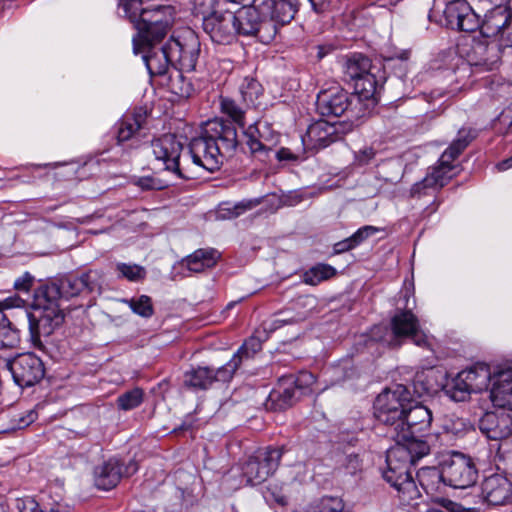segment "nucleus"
<instances>
[{
	"label": "nucleus",
	"instance_id": "obj_23",
	"mask_svg": "<svg viewBox=\"0 0 512 512\" xmlns=\"http://www.w3.org/2000/svg\"><path fill=\"white\" fill-rule=\"evenodd\" d=\"M391 328L397 338H411L420 347L428 343L426 334L420 330L419 321L410 309L398 311L391 319Z\"/></svg>",
	"mask_w": 512,
	"mask_h": 512
},
{
	"label": "nucleus",
	"instance_id": "obj_57",
	"mask_svg": "<svg viewBox=\"0 0 512 512\" xmlns=\"http://www.w3.org/2000/svg\"><path fill=\"white\" fill-rule=\"evenodd\" d=\"M354 248L355 247L352 244V240L350 237L334 244L335 253H344V252L349 251Z\"/></svg>",
	"mask_w": 512,
	"mask_h": 512
},
{
	"label": "nucleus",
	"instance_id": "obj_26",
	"mask_svg": "<svg viewBox=\"0 0 512 512\" xmlns=\"http://www.w3.org/2000/svg\"><path fill=\"white\" fill-rule=\"evenodd\" d=\"M490 398L495 406L512 410V368L493 371Z\"/></svg>",
	"mask_w": 512,
	"mask_h": 512
},
{
	"label": "nucleus",
	"instance_id": "obj_19",
	"mask_svg": "<svg viewBox=\"0 0 512 512\" xmlns=\"http://www.w3.org/2000/svg\"><path fill=\"white\" fill-rule=\"evenodd\" d=\"M14 382L20 387L37 384L45 375L43 361L34 353H23L8 362Z\"/></svg>",
	"mask_w": 512,
	"mask_h": 512
},
{
	"label": "nucleus",
	"instance_id": "obj_59",
	"mask_svg": "<svg viewBox=\"0 0 512 512\" xmlns=\"http://www.w3.org/2000/svg\"><path fill=\"white\" fill-rule=\"evenodd\" d=\"M191 2H193L195 9L205 13L206 10L213 7L215 0H191Z\"/></svg>",
	"mask_w": 512,
	"mask_h": 512
},
{
	"label": "nucleus",
	"instance_id": "obj_44",
	"mask_svg": "<svg viewBox=\"0 0 512 512\" xmlns=\"http://www.w3.org/2000/svg\"><path fill=\"white\" fill-rule=\"evenodd\" d=\"M470 6L468 1H452L447 0L446 7L443 11L444 17L446 19V25L454 29L456 24L459 22L462 17V7Z\"/></svg>",
	"mask_w": 512,
	"mask_h": 512
},
{
	"label": "nucleus",
	"instance_id": "obj_64",
	"mask_svg": "<svg viewBox=\"0 0 512 512\" xmlns=\"http://www.w3.org/2000/svg\"><path fill=\"white\" fill-rule=\"evenodd\" d=\"M512 168V156L508 159H505L497 164V169L499 171H505L507 169Z\"/></svg>",
	"mask_w": 512,
	"mask_h": 512
},
{
	"label": "nucleus",
	"instance_id": "obj_12",
	"mask_svg": "<svg viewBox=\"0 0 512 512\" xmlns=\"http://www.w3.org/2000/svg\"><path fill=\"white\" fill-rule=\"evenodd\" d=\"M501 506L512 503V483L501 474H492L481 483V500L479 505L466 506L450 502L452 512H481L482 505Z\"/></svg>",
	"mask_w": 512,
	"mask_h": 512
},
{
	"label": "nucleus",
	"instance_id": "obj_51",
	"mask_svg": "<svg viewBox=\"0 0 512 512\" xmlns=\"http://www.w3.org/2000/svg\"><path fill=\"white\" fill-rule=\"evenodd\" d=\"M294 323V319L291 317H282L281 314H276L274 318L267 320L263 323L264 331L273 332L284 325Z\"/></svg>",
	"mask_w": 512,
	"mask_h": 512
},
{
	"label": "nucleus",
	"instance_id": "obj_60",
	"mask_svg": "<svg viewBox=\"0 0 512 512\" xmlns=\"http://www.w3.org/2000/svg\"><path fill=\"white\" fill-rule=\"evenodd\" d=\"M277 159L279 161H290L296 160V156L288 148H281L277 152Z\"/></svg>",
	"mask_w": 512,
	"mask_h": 512
},
{
	"label": "nucleus",
	"instance_id": "obj_35",
	"mask_svg": "<svg viewBox=\"0 0 512 512\" xmlns=\"http://www.w3.org/2000/svg\"><path fill=\"white\" fill-rule=\"evenodd\" d=\"M261 203L259 198L255 199H244L240 202H237L233 205L226 203L219 207L218 216L224 219H232L239 217L244 214L246 211L252 210L257 207Z\"/></svg>",
	"mask_w": 512,
	"mask_h": 512
},
{
	"label": "nucleus",
	"instance_id": "obj_39",
	"mask_svg": "<svg viewBox=\"0 0 512 512\" xmlns=\"http://www.w3.org/2000/svg\"><path fill=\"white\" fill-rule=\"evenodd\" d=\"M144 399V392L141 388H134L118 396L116 402L120 410L128 411L140 406Z\"/></svg>",
	"mask_w": 512,
	"mask_h": 512
},
{
	"label": "nucleus",
	"instance_id": "obj_10",
	"mask_svg": "<svg viewBox=\"0 0 512 512\" xmlns=\"http://www.w3.org/2000/svg\"><path fill=\"white\" fill-rule=\"evenodd\" d=\"M237 35L256 37L260 42L268 44L276 36V28L262 11V5L248 6L234 13Z\"/></svg>",
	"mask_w": 512,
	"mask_h": 512
},
{
	"label": "nucleus",
	"instance_id": "obj_48",
	"mask_svg": "<svg viewBox=\"0 0 512 512\" xmlns=\"http://www.w3.org/2000/svg\"><path fill=\"white\" fill-rule=\"evenodd\" d=\"M26 302L18 295H13L10 297L5 298L4 300L0 301V311L4 312V310H10L14 308L22 309V314L25 319L28 320L30 323V320L28 317L25 316V313L32 314V312H28L26 309Z\"/></svg>",
	"mask_w": 512,
	"mask_h": 512
},
{
	"label": "nucleus",
	"instance_id": "obj_24",
	"mask_svg": "<svg viewBox=\"0 0 512 512\" xmlns=\"http://www.w3.org/2000/svg\"><path fill=\"white\" fill-rule=\"evenodd\" d=\"M158 43L153 44H140L139 50L135 53H144L143 61L151 76H164L170 66H173L172 59L168 55L167 43L161 47H156Z\"/></svg>",
	"mask_w": 512,
	"mask_h": 512
},
{
	"label": "nucleus",
	"instance_id": "obj_14",
	"mask_svg": "<svg viewBox=\"0 0 512 512\" xmlns=\"http://www.w3.org/2000/svg\"><path fill=\"white\" fill-rule=\"evenodd\" d=\"M444 483L459 489L473 486L478 478V469L474 460L463 453L453 452L442 463Z\"/></svg>",
	"mask_w": 512,
	"mask_h": 512
},
{
	"label": "nucleus",
	"instance_id": "obj_58",
	"mask_svg": "<svg viewBox=\"0 0 512 512\" xmlns=\"http://www.w3.org/2000/svg\"><path fill=\"white\" fill-rule=\"evenodd\" d=\"M309 2L316 13L327 11L331 4V0H309Z\"/></svg>",
	"mask_w": 512,
	"mask_h": 512
},
{
	"label": "nucleus",
	"instance_id": "obj_2",
	"mask_svg": "<svg viewBox=\"0 0 512 512\" xmlns=\"http://www.w3.org/2000/svg\"><path fill=\"white\" fill-rule=\"evenodd\" d=\"M433 438V435L412 433L406 440L393 439L395 445L387 451V470L383 472V478L397 490L403 503L409 504L420 497L411 466L431 452Z\"/></svg>",
	"mask_w": 512,
	"mask_h": 512
},
{
	"label": "nucleus",
	"instance_id": "obj_33",
	"mask_svg": "<svg viewBox=\"0 0 512 512\" xmlns=\"http://www.w3.org/2000/svg\"><path fill=\"white\" fill-rule=\"evenodd\" d=\"M183 72L185 71L175 67V70L168 77L167 86L173 94L188 98L192 95L194 88L192 83L183 75Z\"/></svg>",
	"mask_w": 512,
	"mask_h": 512
},
{
	"label": "nucleus",
	"instance_id": "obj_61",
	"mask_svg": "<svg viewBox=\"0 0 512 512\" xmlns=\"http://www.w3.org/2000/svg\"><path fill=\"white\" fill-rule=\"evenodd\" d=\"M138 470V465L134 460H131L125 467L122 466V477H129Z\"/></svg>",
	"mask_w": 512,
	"mask_h": 512
},
{
	"label": "nucleus",
	"instance_id": "obj_30",
	"mask_svg": "<svg viewBox=\"0 0 512 512\" xmlns=\"http://www.w3.org/2000/svg\"><path fill=\"white\" fill-rule=\"evenodd\" d=\"M145 117L141 113L125 115L117 123V140L119 143L131 139L143 126Z\"/></svg>",
	"mask_w": 512,
	"mask_h": 512
},
{
	"label": "nucleus",
	"instance_id": "obj_15",
	"mask_svg": "<svg viewBox=\"0 0 512 512\" xmlns=\"http://www.w3.org/2000/svg\"><path fill=\"white\" fill-rule=\"evenodd\" d=\"M282 453L283 448L267 447L249 457L242 466V475L246 484L253 486L266 481L276 471Z\"/></svg>",
	"mask_w": 512,
	"mask_h": 512
},
{
	"label": "nucleus",
	"instance_id": "obj_63",
	"mask_svg": "<svg viewBox=\"0 0 512 512\" xmlns=\"http://www.w3.org/2000/svg\"><path fill=\"white\" fill-rule=\"evenodd\" d=\"M317 58L322 59L332 51L331 46L319 45L317 46Z\"/></svg>",
	"mask_w": 512,
	"mask_h": 512
},
{
	"label": "nucleus",
	"instance_id": "obj_20",
	"mask_svg": "<svg viewBox=\"0 0 512 512\" xmlns=\"http://www.w3.org/2000/svg\"><path fill=\"white\" fill-rule=\"evenodd\" d=\"M237 359L230 360L217 370L198 367L184 374V385L195 390H206L214 382L230 381L237 370Z\"/></svg>",
	"mask_w": 512,
	"mask_h": 512
},
{
	"label": "nucleus",
	"instance_id": "obj_28",
	"mask_svg": "<svg viewBox=\"0 0 512 512\" xmlns=\"http://www.w3.org/2000/svg\"><path fill=\"white\" fill-rule=\"evenodd\" d=\"M95 485L99 489L110 490L114 488L122 478V464L117 459H109L95 468Z\"/></svg>",
	"mask_w": 512,
	"mask_h": 512
},
{
	"label": "nucleus",
	"instance_id": "obj_43",
	"mask_svg": "<svg viewBox=\"0 0 512 512\" xmlns=\"http://www.w3.org/2000/svg\"><path fill=\"white\" fill-rule=\"evenodd\" d=\"M115 269L119 278L131 282H138L146 277V269L138 264L117 263Z\"/></svg>",
	"mask_w": 512,
	"mask_h": 512
},
{
	"label": "nucleus",
	"instance_id": "obj_5",
	"mask_svg": "<svg viewBox=\"0 0 512 512\" xmlns=\"http://www.w3.org/2000/svg\"><path fill=\"white\" fill-rule=\"evenodd\" d=\"M411 403V392L402 384L386 388L376 397L374 416L387 427V435L391 439H403V419Z\"/></svg>",
	"mask_w": 512,
	"mask_h": 512
},
{
	"label": "nucleus",
	"instance_id": "obj_9",
	"mask_svg": "<svg viewBox=\"0 0 512 512\" xmlns=\"http://www.w3.org/2000/svg\"><path fill=\"white\" fill-rule=\"evenodd\" d=\"M493 384V372L484 363H477L460 371L445 386L446 394L454 401L461 402L469 398L471 393H479L486 390L489 384Z\"/></svg>",
	"mask_w": 512,
	"mask_h": 512
},
{
	"label": "nucleus",
	"instance_id": "obj_7",
	"mask_svg": "<svg viewBox=\"0 0 512 512\" xmlns=\"http://www.w3.org/2000/svg\"><path fill=\"white\" fill-rule=\"evenodd\" d=\"M480 431L491 440L498 441L495 458L497 466L512 471V415L508 412H487L479 421Z\"/></svg>",
	"mask_w": 512,
	"mask_h": 512
},
{
	"label": "nucleus",
	"instance_id": "obj_13",
	"mask_svg": "<svg viewBox=\"0 0 512 512\" xmlns=\"http://www.w3.org/2000/svg\"><path fill=\"white\" fill-rule=\"evenodd\" d=\"M315 383V377L308 371L283 375L277 387L269 394L268 402L274 410H285L293 405L300 394H304Z\"/></svg>",
	"mask_w": 512,
	"mask_h": 512
},
{
	"label": "nucleus",
	"instance_id": "obj_21",
	"mask_svg": "<svg viewBox=\"0 0 512 512\" xmlns=\"http://www.w3.org/2000/svg\"><path fill=\"white\" fill-rule=\"evenodd\" d=\"M342 126V123L338 121L328 122L319 120L308 127L302 141L308 149L319 150L326 148L331 143L342 138Z\"/></svg>",
	"mask_w": 512,
	"mask_h": 512
},
{
	"label": "nucleus",
	"instance_id": "obj_37",
	"mask_svg": "<svg viewBox=\"0 0 512 512\" xmlns=\"http://www.w3.org/2000/svg\"><path fill=\"white\" fill-rule=\"evenodd\" d=\"M335 274L336 269L333 266L320 263L307 270L303 275V279L306 284L315 286L322 281L332 278Z\"/></svg>",
	"mask_w": 512,
	"mask_h": 512
},
{
	"label": "nucleus",
	"instance_id": "obj_50",
	"mask_svg": "<svg viewBox=\"0 0 512 512\" xmlns=\"http://www.w3.org/2000/svg\"><path fill=\"white\" fill-rule=\"evenodd\" d=\"M379 231L375 226L366 225L359 228L353 235L350 236L352 244L357 247L369 237L373 236Z\"/></svg>",
	"mask_w": 512,
	"mask_h": 512
},
{
	"label": "nucleus",
	"instance_id": "obj_1",
	"mask_svg": "<svg viewBox=\"0 0 512 512\" xmlns=\"http://www.w3.org/2000/svg\"><path fill=\"white\" fill-rule=\"evenodd\" d=\"M104 283L103 273L89 270L81 276L63 278L58 284L38 287L33 295L31 307L33 313H25L30 320L31 342L35 347L42 348L41 336H49L62 324L64 314L59 301L69 299L82 293H101Z\"/></svg>",
	"mask_w": 512,
	"mask_h": 512
},
{
	"label": "nucleus",
	"instance_id": "obj_16",
	"mask_svg": "<svg viewBox=\"0 0 512 512\" xmlns=\"http://www.w3.org/2000/svg\"><path fill=\"white\" fill-rule=\"evenodd\" d=\"M152 153L157 161L164 164V169L176 179H189L185 168L180 163L183 150L182 143L173 134H165L151 143Z\"/></svg>",
	"mask_w": 512,
	"mask_h": 512
},
{
	"label": "nucleus",
	"instance_id": "obj_31",
	"mask_svg": "<svg viewBox=\"0 0 512 512\" xmlns=\"http://www.w3.org/2000/svg\"><path fill=\"white\" fill-rule=\"evenodd\" d=\"M371 69L370 59L362 54L351 55L344 64V73L354 81L364 77L366 74H370Z\"/></svg>",
	"mask_w": 512,
	"mask_h": 512
},
{
	"label": "nucleus",
	"instance_id": "obj_27",
	"mask_svg": "<svg viewBox=\"0 0 512 512\" xmlns=\"http://www.w3.org/2000/svg\"><path fill=\"white\" fill-rule=\"evenodd\" d=\"M261 5L267 20H271L275 25L276 32L279 25L290 23L297 11L291 0H264Z\"/></svg>",
	"mask_w": 512,
	"mask_h": 512
},
{
	"label": "nucleus",
	"instance_id": "obj_53",
	"mask_svg": "<svg viewBox=\"0 0 512 512\" xmlns=\"http://www.w3.org/2000/svg\"><path fill=\"white\" fill-rule=\"evenodd\" d=\"M344 473L355 475L361 469V461L358 455H347L342 463Z\"/></svg>",
	"mask_w": 512,
	"mask_h": 512
},
{
	"label": "nucleus",
	"instance_id": "obj_29",
	"mask_svg": "<svg viewBox=\"0 0 512 512\" xmlns=\"http://www.w3.org/2000/svg\"><path fill=\"white\" fill-rule=\"evenodd\" d=\"M220 258V253L213 249H198L181 261V266L189 271L199 273L205 269L212 268Z\"/></svg>",
	"mask_w": 512,
	"mask_h": 512
},
{
	"label": "nucleus",
	"instance_id": "obj_22",
	"mask_svg": "<svg viewBox=\"0 0 512 512\" xmlns=\"http://www.w3.org/2000/svg\"><path fill=\"white\" fill-rule=\"evenodd\" d=\"M353 100H358V97L349 96L339 87H332L318 93L316 109L322 116L339 117L347 111Z\"/></svg>",
	"mask_w": 512,
	"mask_h": 512
},
{
	"label": "nucleus",
	"instance_id": "obj_17",
	"mask_svg": "<svg viewBox=\"0 0 512 512\" xmlns=\"http://www.w3.org/2000/svg\"><path fill=\"white\" fill-rule=\"evenodd\" d=\"M505 48L500 43L479 34L472 40L467 52V62L477 72L492 71L499 66Z\"/></svg>",
	"mask_w": 512,
	"mask_h": 512
},
{
	"label": "nucleus",
	"instance_id": "obj_49",
	"mask_svg": "<svg viewBox=\"0 0 512 512\" xmlns=\"http://www.w3.org/2000/svg\"><path fill=\"white\" fill-rule=\"evenodd\" d=\"M494 125L502 132L512 131V107L503 109L495 120Z\"/></svg>",
	"mask_w": 512,
	"mask_h": 512
},
{
	"label": "nucleus",
	"instance_id": "obj_46",
	"mask_svg": "<svg viewBox=\"0 0 512 512\" xmlns=\"http://www.w3.org/2000/svg\"><path fill=\"white\" fill-rule=\"evenodd\" d=\"M134 184L142 190H162L168 188L173 183L168 179L158 176H144L137 178Z\"/></svg>",
	"mask_w": 512,
	"mask_h": 512
},
{
	"label": "nucleus",
	"instance_id": "obj_41",
	"mask_svg": "<svg viewBox=\"0 0 512 512\" xmlns=\"http://www.w3.org/2000/svg\"><path fill=\"white\" fill-rule=\"evenodd\" d=\"M262 348V341L257 336H251L247 339L238 351L233 355L231 360L237 359V369L240 367L243 359L253 357Z\"/></svg>",
	"mask_w": 512,
	"mask_h": 512
},
{
	"label": "nucleus",
	"instance_id": "obj_62",
	"mask_svg": "<svg viewBox=\"0 0 512 512\" xmlns=\"http://www.w3.org/2000/svg\"><path fill=\"white\" fill-rule=\"evenodd\" d=\"M47 512H71V509L61 503H54L47 508Z\"/></svg>",
	"mask_w": 512,
	"mask_h": 512
},
{
	"label": "nucleus",
	"instance_id": "obj_56",
	"mask_svg": "<svg viewBox=\"0 0 512 512\" xmlns=\"http://www.w3.org/2000/svg\"><path fill=\"white\" fill-rule=\"evenodd\" d=\"M256 128L254 126H249V128L245 131V135L247 136V144L252 152H259L264 149V145L259 141L255 136L254 132Z\"/></svg>",
	"mask_w": 512,
	"mask_h": 512
},
{
	"label": "nucleus",
	"instance_id": "obj_11",
	"mask_svg": "<svg viewBox=\"0 0 512 512\" xmlns=\"http://www.w3.org/2000/svg\"><path fill=\"white\" fill-rule=\"evenodd\" d=\"M167 43L173 66L186 72L194 71L200 54L198 35L190 28L174 32Z\"/></svg>",
	"mask_w": 512,
	"mask_h": 512
},
{
	"label": "nucleus",
	"instance_id": "obj_18",
	"mask_svg": "<svg viewBox=\"0 0 512 512\" xmlns=\"http://www.w3.org/2000/svg\"><path fill=\"white\" fill-rule=\"evenodd\" d=\"M202 29L214 44H232L237 38L234 12L212 11L207 13L202 18Z\"/></svg>",
	"mask_w": 512,
	"mask_h": 512
},
{
	"label": "nucleus",
	"instance_id": "obj_45",
	"mask_svg": "<svg viewBox=\"0 0 512 512\" xmlns=\"http://www.w3.org/2000/svg\"><path fill=\"white\" fill-rule=\"evenodd\" d=\"M480 24L481 23H479L478 15L473 11L471 6H463L462 17L454 29L465 32H472L477 28L480 29Z\"/></svg>",
	"mask_w": 512,
	"mask_h": 512
},
{
	"label": "nucleus",
	"instance_id": "obj_55",
	"mask_svg": "<svg viewBox=\"0 0 512 512\" xmlns=\"http://www.w3.org/2000/svg\"><path fill=\"white\" fill-rule=\"evenodd\" d=\"M34 277L29 273L25 272L14 281V288L17 291L28 292L32 287Z\"/></svg>",
	"mask_w": 512,
	"mask_h": 512
},
{
	"label": "nucleus",
	"instance_id": "obj_54",
	"mask_svg": "<svg viewBox=\"0 0 512 512\" xmlns=\"http://www.w3.org/2000/svg\"><path fill=\"white\" fill-rule=\"evenodd\" d=\"M376 156V151L372 147H364L355 154V161L358 165L369 164Z\"/></svg>",
	"mask_w": 512,
	"mask_h": 512
},
{
	"label": "nucleus",
	"instance_id": "obj_47",
	"mask_svg": "<svg viewBox=\"0 0 512 512\" xmlns=\"http://www.w3.org/2000/svg\"><path fill=\"white\" fill-rule=\"evenodd\" d=\"M355 89L365 98L372 97L377 91V80L375 75L371 72L355 80Z\"/></svg>",
	"mask_w": 512,
	"mask_h": 512
},
{
	"label": "nucleus",
	"instance_id": "obj_36",
	"mask_svg": "<svg viewBox=\"0 0 512 512\" xmlns=\"http://www.w3.org/2000/svg\"><path fill=\"white\" fill-rule=\"evenodd\" d=\"M219 102L221 113L243 128L245 126V108L230 97L221 96Z\"/></svg>",
	"mask_w": 512,
	"mask_h": 512
},
{
	"label": "nucleus",
	"instance_id": "obj_3",
	"mask_svg": "<svg viewBox=\"0 0 512 512\" xmlns=\"http://www.w3.org/2000/svg\"><path fill=\"white\" fill-rule=\"evenodd\" d=\"M237 145L236 128L215 119L206 122L200 134L191 139L189 153L195 165L214 172L221 167L224 158L234 154Z\"/></svg>",
	"mask_w": 512,
	"mask_h": 512
},
{
	"label": "nucleus",
	"instance_id": "obj_52",
	"mask_svg": "<svg viewBox=\"0 0 512 512\" xmlns=\"http://www.w3.org/2000/svg\"><path fill=\"white\" fill-rule=\"evenodd\" d=\"M17 509L19 512H47V508L42 509L38 502L30 497L18 499Z\"/></svg>",
	"mask_w": 512,
	"mask_h": 512
},
{
	"label": "nucleus",
	"instance_id": "obj_38",
	"mask_svg": "<svg viewBox=\"0 0 512 512\" xmlns=\"http://www.w3.org/2000/svg\"><path fill=\"white\" fill-rule=\"evenodd\" d=\"M344 503L339 497L325 496L311 503L304 512H342Z\"/></svg>",
	"mask_w": 512,
	"mask_h": 512
},
{
	"label": "nucleus",
	"instance_id": "obj_40",
	"mask_svg": "<svg viewBox=\"0 0 512 512\" xmlns=\"http://www.w3.org/2000/svg\"><path fill=\"white\" fill-rule=\"evenodd\" d=\"M130 309L143 318H150L154 313L152 300L147 295H141L137 298L123 299Z\"/></svg>",
	"mask_w": 512,
	"mask_h": 512
},
{
	"label": "nucleus",
	"instance_id": "obj_34",
	"mask_svg": "<svg viewBox=\"0 0 512 512\" xmlns=\"http://www.w3.org/2000/svg\"><path fill=\"white\" fill-rule=\"evenodd\" d=\"M417 479L421 487L427 493H433L438 490L441 482L444 483L443 468L425 467L418 471Z\"/></svg>",
	"mask_w": 512,
	"mask_h": 512
},
{
	"label": "nucleus",
	"instance_id": "obj_25",
	"mask_svg": "<svg viewBox=\"0 0 512 512\" xmlns=\"http://www.w3.org/2000/svg\"><path fill=\"white\" fill-rule=\"evenodd\" d=\"M403 439L411 437L412 433L424 434L429 431L433 420L432 411L420 403H411L403 419Z\"/></svg>",
	"mask_w": 512,
	"mask_h": 512
},
{
	"label": "nucleus",
	"instance_id": "obj_6",
	"mask_svg": "<svg viewBox=\"0 0 512 512\" xmlns=\"http://www.w3.org/2000/svg\"><path fill=\"white\" fill-rule=\"evenodd\" d=\"M473 138L471 129H460L457 138L442 153L438 166L434 167L421 182L413 185L411 194L421 196L427 194L428 189H440L445 186L453 176L451 174L455 168L453 161L467 148Z\"/></svg>",
	"mask_w": 512,
	"mask_h": 512
},
{
	"label": "nucleus",
	"instance_id": "obj_32",
	"mask_svg": "<svg viewBox=\"0 0 512 512\" xmlns=\"http://www.w3.org/2000/svg\"><path fill=\"white\" fill-rule=\"evenodd\" d=\"M20 342L19 330L9 316L0 311V349L15 348Z\"/></svg>",
	"mask_w": 512,
	"mask_h": 512
},
{
	"label": "nucleus",
	"instance_id": "obj_8",
	"mask_svg": "<svg viewBox=\"0 0 512 512\" xmlns=\"http://www.w3.org/2000/svg\"><path fill=\"white\" fill-rule=\"evenodd\" d=\"M510 0H479L492 5L484 14L480 24V34L492 39L504 47H512V10L508 3Z\"/></svg>",
	"mask_w": 512,
	"mask_h": 512
},
{
	"label": "nucleus",
	"instance_id": "obj_4",
	"mask_svg": "<svg viewBox=\"0 0 512 512\" xmlns=\"http://www.w3.org/2000/svg\"><path fill=\"white\" fill-rule=\"evenodd\" d=\"M119 6L137 30L133 37L136 51L140 44L160 43L174 21L175 9L171 5L144 6L142 0H119Z\"/></svg>",
	"mask_w": 512,
	"mask_h": 512
},
{
	"label": "nucleus",
	"instance_id": "obj_42",
	"mask_svg": "<svg viewBox=\"0 0 512 512\" xmlns=\"http://www.w3.org/2000/svg\"><path fill=\"white\" fill-rule=\"evenodd\" d=\"M261 93V84L253 78H245L242 84L240 85V94L246 107H248L251 104H254L255 100L258 99Z\"/></svg>",
	"mask_w": 512,
	"mask_h": 512
}]
</instances>
